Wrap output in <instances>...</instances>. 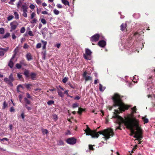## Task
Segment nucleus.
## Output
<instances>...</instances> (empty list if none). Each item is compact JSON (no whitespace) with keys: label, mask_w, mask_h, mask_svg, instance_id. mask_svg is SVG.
<instances>
[{"label":"nucleus","mask_w":155,"mask_h":155,"mask_svg":"<svg viewBox=\"0 0 155 155\" xmlns=\"http://www.w3.org/2000/svg\"><path fill=\"white\" fill-rule=\"evenodd\" d=\"M123 96H120L119 94L115 93L112 97V99L113 100V106L114 107H118V110H115V112H114V115L113 117L114 118H117L118 121L117 123L119 124V126H121L122 123H124L125 125V123L128 121H132L134 119H131L130 118H127L125 120L121 116H119L118 114L120 113L119 110L121 112L124 111L125 110H127L130 107V106L125 105L123 102L122 98Z\"/></svg>","instance_id":"1"},{"label":"nucleus","mask_w":155,"mask_h":155,"mask_svg":"<svg viewBox=\"0 0 155 155\" xmlns=\"http://www.w3.org/2000/svg\"><path fill=\"white\" fill-rule=\"evenodd\" d=\"M87 128L84 130L86 133V135H91L92 137L97 138L99 136V134H102L104 137L103 138L105 140L108 139L110 136L113 137L114 135V133L113 129L111 128H108L103 130L99 131L97 132L96 130H91L88 127V125H86Z\"/></svg>","instance_id":"2"},{"label":"nucleus","mask_w":155,"mask_h":155,"mask_svg":"<svg viewBox=\"0 0 155 155\" xmlns=\"http://www.w3.org/2000/svg\"><path fill=\"white\" fill-rule=\"evenodd\" d=\"M125 126L127 129L130 130L131 133L130 135V136H132L134 134L136 135V134H138L137 128L142 129L139 125L138 120L135 118H134L132 121H126L125 123Z\"/></svg>","instance_id":"3"},{"label":"nucleus","mask_w":155,"mask_h":155,"mask_svg":"<svg viewBox=\"0 0 155 155\" xmlns=\"http://www.w3.org/2000/svg\"><path fill=\"white\" fill-rule=\"evenodd\" d=\"M23 74L25 75L26 78H30L32 80H36L37 74L35 72H29V71L25 69L24 72Z\"/></svg>","instance_id":"4"},{"label":"nucleus","mask_w":155,"mask_h":155,"mask_svg":"<svg viewBox=\"0 0 155 155\" xmlns=\"http://www.w3.org/2000/svg\"><path fill=\"white\" fill-rule=\"evenodd\" d=\"M137 130H138L137 131H138V134H136L134 136V137L135 138H137L136 140L139 142L138 144H139L141 143V142L140 141L141 140V138L143 137L142 136V129H140L139 128H137Z\"/></svg>","instance_id":"5"},{"label":"nucleus","mask_w":155,"mask_h":155,"mask_svg":"<svg viewBox=\"0 0 155 155\" xmlns=\"http://www.w3.org/2000/svg\"><path fill=\"white\" fill-rule=\"evenodd\" d=\"M92 52L91 50L88 48L85 49V54H84V58L88 60H90L91 58L90 57L91 56Z\"/></svg>","instance_id":"6"},{"label":"nucleus","mask_w":155,"mask_h":155,"mask_svg":"<svg viewBox=\"0 0 155 155\" xmlns=\"http://www.w3.org/2000/svg\"><path fill=\"white\" fill-rule=\"evenodd\" d=\"M18 25V23L16 21H13L10 23L11 28L10 31L12 32L15 30Z\"/></svg>","instance_id":"7"},{"label":"nucleus","mask_w":155,"mask_h":155,"mask_svg":"<svg viewBox=\"0 0 155 155\" xmlns=\"http://www.w3.org/2000/svg\"><path fill=\"white\" fill-rule=\"evenodd\" d=\"M100 36L98 34H96L93 35L90 38L91 41L92 42H96L98 41Z\"/></svg>","instance_id":"8"},{"label":"nucleus","mask_w":155,"mask_h":155,"mask_svg":"<svg viewBox=\"0 0 155 155\" xmlns=\"http://www.w3.org/2000/svg\"><path fill=\"white\" fill-rule=\"evenodd\" d=\"M66 141L69 144L73 145L76 143L77 139L74 137H72L67 139Z\"/></svg>","instance_id":"9"},{"label":"nucleus","mask_w":155,"mask_h":155,"mask_svg":"<svg viewBox=\"0 0 155 155\" xmlns=\"http://www.w3.org/2000/svg\"><path fill=\"white\" fill-rule=\"evenodd\" d=\"M24 101L25 102V107L28 110H31V108L29 107L28 105H29L31 103V102L26 97H25L24 98Z\"/></svg>","instance_id":"10"},{"label":"nucleus","mask_w":155,"mask_h":155,"mask_svg":"<svg viewBox=\"0 0 155 155\" xmlns=\"http://www.w3.org/2000/svg\"><path fill=\"white\" fill-rule=\"evenodd\" d=\"M97 44L100 47L104 48L106 45V42L104 40H101L98 42Z\"/></svg>","instance_id":"11"},{"label":"nucleus","mask_w":155,"mask_h":155,"mask_svg":"<svg viewBox=\"0 0 155 155\" xmlns=\"http://www.w3.org/2000/svg\"><path fill=\"white\" fill-rule=\"evenodd\" d=\"M87 72L86 71H85L84 72L83 74V77L85 78V81H87L88 80H91L92 79L91 77L90 76H87Z\"/></svg>","instance_id":"12"},{"label":"nucleus","mask_w":155,"mask_h":155,"mask_svg":"<svg viewBox=\"0 0 155 155\" xmlns=\"http://www.w3.org/2000/svg\"><path fill=\"white\" fill-rule=\"evenodd\" d=\"M127 26V24L126 23H123L120 26V29L122 31H124L125 30H126V31H127L126 27Z\"/></svg>","instance_id":"13"},{"label":"nucleus","mask_w":155,"mask_h":155,"mask_svg":"<svg viewBox=\"0 0 155 155\" xmlns=\"http://www.w3.org/2000/svg\"><path fill=\"white\" fill-rule=\"evenodd\" d=\"M8 79L9 81V83L11 84V86L13 85L12 82L14 81V79L12 74H11L8 77Z\"/></svg>","instance_id":"14"},{"label":"nucleus","mask_w":155,"mask_h":155,"mask_svg":"<svg viewBox=\"0 0 155 155\" xmlns=\"http://www.w3.org/2000/svg\"><path fill=\"white\" fill-rule=\"evenodd\" d=\"M26 57L27 60L28 61H30L32 60V56L30 53H28L26 54Z\"/></svg>","instance_id":"15"},{"label":"nucleus","mask_w":155,"mask_h":155,"mask_svg":"<svg viewBox=\"0 0 155 155\" xmlns=\"http://www.w3.org/2000/svg\"><path fill=\"white\" fill-rule=\"evenodd\" d=\"M21 7L23 9V12H28L27 9L28 8L26 3H25V4L22 5Z\"/></svg>","instance_id":"16"},{"label":"nucleus","mask_w":155,"mask_h":155,"mask_svg":"<svg viewBox=\"0 0 155 155\" xmlns=\"http://www.w3.org/2000/svg\"><path fill=\"white\" fill-rule=\"evenodd\" d=\"M41 42L42 43L43 46L42 49L43 50H46V46L47 44V42L46 41H45L43 40H41Z\"/></svg>","instance_id":"17"},{"label":"nucleus","mask_w":155,"mask_h":155,"mask_svg":"<svg viewBox=\"0 0 155 155\" xmlns=\"http://www.w3.org/2000/svg\"><path fill=\"white\" fill-rule=\"evenodd\" d=\"M58 95L60 96L61 97L63 98L64 97V95L63 93L59 89L58 90Z\"/></svg>","instance_id":"18"},{"label":"nucleus","mask_w":155,"mask_h":155,"mask_svg":"<svg viewBox=\"0 0 155 155\" xmlns=\"http://www.w3.org/2000/svg\"><path fill=\"white\" fill-rule=\"evenodd\" d=\"M61 2L65 5H68V6L70 5L69 2L67 0H61Z\"/></svg>","instance_id":"19"},{"label":"nucleus","mask_w":155,"mask_h":155,"mask_svg":"<svg viewBox=\"0 0 155 155\" xmlns=\"http://www.w3.org/2000/svg\"><path fill=\"white\" fill-rule=\"evenodd\" d=\"M13 65L14 63L12 60V59H11L8 64V65L11 68H12L13 67Z\"/></svg>","instance_id":"20"},{"label":"nucleus","mask_w":155,"mask_h":155,"mask_svg":"<svg viewBox=\"0 0 155 155\" xmlns=\"http://www.w3.org/2000/svg\"><path fill=\"white\" fill-rule=\"evenodd\" d=\"M32 20L30 21V22L31 24H36L37 21H38V20L36 18H34L33 19H32Z\"/></svg>","instance_id":"21"},{"label":"nucleus","mask_w":155,"mask_h":155,"mask_svg":"<svg viewBox=\"0 0 155 155\" xmlns=\"http://www.w3.org/2000/svg\"><path fill=\"white\" fill-rule=\"evenodd\" d=\"M23 85L25 86L27 90H29L31 88V86H32L31 84H24Z\"/></svg>","instance_id":"22"},{"label":"nucleus","mask_w":155,"mask_h":155,"mask_svg":"<svg viewBox=\"0 0 155 155\" xmlns=\"http://www.w3.org/2000/svg\"><path fill=\"white\" fill-rule=\"evenodd\" d=\"M68 84L72 88L74 89L76 87V86L74 84H72L70 83H68Z\"/></svg>","instance_id":"23"},{"label":"nucleus","mask_w":155,"mask_h":155,"mask_svg":"<svg viewBox=\"0 0 155 155\" xmlns=\"http://www.w3.org/2000/svg\"><path fill=\"white\" fill-rule=\"evenodd\" d=\"M105 89V87H103L101 84H99V90L101 91H103Z\"/></svg>","instance_id":"24"},{"label":"nucleus","mask_w":155,"mask_h":155,"mask_svg":"<svg viewBox=\"0 0 155 155\" xmlns=\"http://www.w3.org/2000/svg\"><path fill=\"white\" fill-rule=\"evenodd\" d=\"M20 64L22 65L26 66V64L25 60H22L20 62Z\"/></svg>","instance_id":"25"},{"label":"nucleus","mask_w":155,"mask_h":155,"mask_svg":"<svg viewBox=\"0 0 155 155\" xmlns=\"http://www.w3.org/2000/svg\"><path fill=\"white\" fill-rule=\"evenodd\" d=\"M84 110V109H83V108L81 107H79L78 109V113L80 114H82L83 111Z\"/></svg>","instance_id":"26"},{"label":"nucleus","mask_w":155,"mask_h":155,"mask_svg":"<svg viewBox=\"0 0 155 155\" xmlns=\"http://www.w3.org/2000/svg\"><path fill=\"white\" fill-rule=\"evenodd\" d=\"M14 15L15 16V18L16 19H18L19 18V16L18 13L16 12H14Z\"/></svg>","instance_id":"27"},{"label":"nucleus","mask_w":155,"mask_h":155,"mask_svg":"<svg viewBox=\"0 0 155 155\" xmlns=\"http://www.w3.org/2000/svg\"><path fill=\"white\" fill-rule=\"evenodd\" d=\"M4 81L7 83L9 85L11 86V84H10V83H9V80L8 78H4Z\"/></svg>","instance_id":"28"},{"label":"nucleus","mask_w":155,"mask_h":155,"mask_svg":"<svg viewBox=\"0 0 155 155\" xmlns=\"http://www.w3.org/2000/svg\"><path fill=\"white\" fill-rule=\"evenodd\" d=\"M142 119L143 120L144 124L148 123L149 121L148 119L146 118L145 117H143Z\"/></svg>","instance_id":"29"},{"label":"nucleus","mask_w":155,"mask_h":155,"mask_svg":"<svg viewBox=\"0 0 155 155\" xmlns=\"http://www.w3.org/2000/svg\"><path fill=\"white\" fill-rule=\"evenodd\" d=\"M47 104L48 105H50L52 104H54V101L53 100H50L48 101L47 103Z\"/></svg>","instance_id":"30"},{"label":"nucleus","mask_w":155,"mask_h":155,"mask_svg":"<svg viewBox=\"0 0 155 155\" xmlns=\"http://www.w3.org/2000/svg\"><path fill=\"white\" fill-rule=\"evenodd\" d=\"M10 35V34L9 33H7L3 36V38H5L8 37Z\"/></svg>","instance_id":"31"},{"label":"nucleus","mask_w":155,"mask_h":155,"mask_svg":"<svg viewBox=\"0 0 155 155\" xmlns=\"http://www.w3.org/2000/svg\"><path fill=\"white\" fill-rule=\"evenodd\" d=\"M8 104L6 101H5L3 103V108L5 109L6 107H7Z\"/></svg>","instance_id":"32"},{"label":"nucleus","mask_w":155,"mask_h":155,"mask_svg":"<svg viewBox=\"0 0 155 155\" xmlns=\"http://www.w3.org/2000/svg\"><path fill=\"white\" fill-rule=\"evenodd\" d=\"M41 22L43 25H45L47 23V21L44 18L41 19Z\"/></svg>","instance_id":"33"},{"label":"nucleus","mask_w":155,"mask_h":155,"mask_svg":"<svg viewBox=\"0 0 155 155\" xmlns=\"http://www.w3.org/2000/svg\"><path fill=\"white\" fill-rule=\"evenodd\" d=\"M93 146H95V145H91V144H89V149L90 150H94V149L93 147Z\"/></svg>","instance_id":"34"},{"label":"nucleus","mask_w":155,"mask_h":155,"mask_svg":"<svg viewBox=\"0 0 155 155\" xmlns=\"http://www.w3.org/2000/svg\"><path fill=\"white\" fill-rule=\"evenodd\" d=\"M21 65L20 64L17 63L15 65V66L18 69H20L21 67Z\"/></svg>","instance_id":"35"},{"label":"nucleus","mask_w":155,"mask_h":155,"mask_svg":"<svg viewBox=\"0 0 155 155\" xmlns=\"http://www.w3.org/2000/svg\"><path fill=\"white\" fill-rule=\"evenodd\" d=\"M58 144L59 145L63 146L64 144V143L63 140H60L58 142Z\"/></svg>","instance_id":"36"},{"label":"nucleus","mask_w":155,"mask_h":155,"mask_svg":"<svg viewBox=\"0 0 155 155\" xmlns=\"http://www.w3.org/2000/svg\"><path fill=\"white\" fill-rule=\"evenodd\" d=\"M8 50V48L7 47L5 48H0V50H2V51H3L4 52H6Z\"/></svg>","instance_id":"37"},{"label":"nucleus","mask_w":155,"mask_h":155,"mask_svg":"<svg viewBox=\"0 0 155 155\" xmlns=\"http://www.w3.org/2000/svg\"><path fill=\"white\" fill-rule=\"evenodd\" d=\"M25 29L24 27H22L20 29V32L21 33H23L25 32Z\"/></svg>","instance_id":"38"},{"label":"nucleus","mask_w":155,"mask_h":155,"mask_svg":"<svg viewBox=\"0 0 155 155\" xmlns=\"http://www.w3.org/2000/svg\"><path fill=\"white\" fill-rule=\"evenodd\" d=\"M5 32V30L3 28H0V33L3 34Z\"/></svg>","instance_id":"39"},{"label":"nucleus","mask_w":155,"mask_h":155,"mask_svg":"<svg viewBox=\"0 0 155 155\" xmlns=\"http://www.w3.org/2000/svg\"><path fill=\"white\" fill-rule=\"evenodd\" d=\"M13 18L14 16L13 15H10L7 18L8 20V21H11Z\"/></svg>","instance_id":"40"},{"label":"nucleus","mask_w":155,"mask_h":155,"mask_svg":"<svg viewBox=\"0 0 155 155\" xmlns=\"http://www.w3.org/2000/svg\"><path fill=\"white\" fill-rule=\"evenodd\" d=\"M68 80V78L65 77L62 80V81L64 83H65Z\"/></svg>","instance_id":"41"},{"label":"nucleus","mask_w":155,"mask_h":155,"mask_svg":"<svg viewBox=\"0 0 155 155\" xmlns=\"http://www.w3.org/2000/svg\"><path fill=\"white\" fill-rule=\"evenodd\" d=\"M36 14L35 12H32L31 15V19H33L34 18V17L35 16Z\"/></svg>","instance_id":"42"},{"label":"nucleus","mask_w":155,"mask_h":155,"mask_svg":"<svg viewBox=\"0 0 155 155\" xmlns=\"http://www.w3.org/2000/svg\"><path fill=\"white\" fill-rule=\"evenodd\" d=\"M54 13L56 15H58L59 13V12L56 9H55L54 10Z\"/></svg>","instance_id":"43"},{"label":"nucleus","mask_w":155,"mask_h":155,"mask_svg":"<svg viewBox=\"0 0 155 155\" xmlns=\"http://www.w3.org/2000/svg\"><path fill=\"white\" fill-rule=\"evenodd\" d=\"M53 118L54 120H56L58 119V116H57L54 114L53 115Z\"/></svg>","instance_id":"44"},{"label":"nucleus","mask_w":155,"mask_h":155,"mask_svg":"<svg viewBox=\"0 0 155 155\" xmlns=\"http://www.w3.org/2000/svg\"><path fill=\"white\" fill-rule=\"evenodd\" d=\"M29 47V46L28 44L25 43L24 44V45L23 47L24 49L28 48Z\"/></svg>","instance_id":"45"},{"label":"nucleus","mask_w":155,"mask_h":155,"mask_svg":"<svg viewBox=\"0 0 155 155\" xmlns=\"http://www.w3.org/2000/svg\"><path fill=\"white\" fill-rule=\"evenodd\" d=\"M27 12H23L22 15L25 17L26 18L27 17Z\"/></svg>","instance_id":"46"},{"label":"nucleus","mask_w":155,"mask_h":155,"mask_svg":"<svg viewBox=\"0 0 155 155\" xmlns=\"http://www.w3.org/2000/svg\"><path fill=\"white\" fill-rule=\"evenodd\" d=\"M41 43H38L37 44V45H36V48H41Z\"/></svg>","instance_id":"47"},{"label":"nucleus","mask_w":155,"mask_h":155,"mask_svg":"<svg viewBox=\"0 0 155 155\" xmlns=\"http://www.w3.org/2000/svg\"><path fill=\"white\" fill-rule=\"evenodd\" d=\"M131 109L133 111V113H134L136 112V110H137L136 108V106H135L134 107L132 108Z\"/></svg>","instance_id":"48"},{"label":"nucleus","mask_w":155,"mask_h":155,"mask_svg":"<svg viewBox=\"0 0 155 155\" xmlns=\"http://www.w3.org/2000/svg\"><path fill=\"white\" fill-rule=\"evenodd\" d=\"M5 54V52L3 51L2 50L0 51V56L2 57Z\"/></svg>","instance_id":"49"},{"label":"nucleus","mask_w":155,"mask_h":155,"mask_svg":"<svg viewBox=\"0 0 155 155\" xmlns=\"http://www.w3.org/2000/svg\"><path fill=\"white\" fill-rule=\"evenodd\" d=\"M78 107V104L77 103H74L72 104V107L75 108Z\"/></svg>","instance_id":"50"},{"label":"nucleus","mask_w":155,"mask_h":155,"mask_svg":"<svg viewBox=\"0 0 155 155\" xmlns=\"http://www.w3.org/2000/svg\"><path fill=\"white\" fill-rule=\"evenodd\" d=\"M26 95L27 97V98H30V99H32L31 97L30 96V94L28 93H26Z\"/></svg>","instance_id":"51"},{"label":"nucleus","mask_w":155,"mask_h":155,"mask_svg":"<svg viewBox=\"0 0 155 155\" xmlns=\"http://www.w3.org/2000/svg\"><path fill=\"white\" fill-rule=\"evenodd\" d=\"M22 3L21 2V0H20L18 2V3L17 4V7L18 8H19L20 6H21V4Z\"/></svg>","instance_id":"52"},{"label":"nucleus","mask_w":155,"mask_h":155,"mask_svg":"<svg viewBox=\"0 0 155 155\" xmlns=\"http://www.w3.org/2000/svg\"><path fill=\"white\" fill-rule=\"evenodd\" d=\"M12 36L13 39H15L16 38V36L15 35L14 33H12Z\"/></svg>","instance_id":"53"},{"label":"nucleus","mask_w":155,"mask_h":155,"mask_svg":"<svg viewBox=\"0 0 155 155\" xmlns=\"http://www.w3.org/2000/svg\"><path fill=\"white\" fill-rule=\"evenodd\" d=\"M42 132L44 134H46L48 133V131L46 129H44L42 131Z\"/></svg>","instance_id":"54"},{"label":"nucleus","mask_w":155,"mask_h":155,"mask_svg":"<svg viewBox=\"0 0 155 155\" xmlns=\"http://www.w3.org/2000/svg\"><path fill=\"white\" fill-rule=\"evenodd\" d=\"M28 34L29 36H32L34 35L32 33V31H28Z\"/></svg>","instance_id":"55"},{"label":"nucleus","mask_w":155,"mask_h":155,"mask_svg":"<svg viewBox=\"0 0 155 155\" xmlns=\"http://www.w3.org/2000/svg\"><path fill=\"white\" fill-rule=\"evenodd\" d=\"M41 8L38 9V8L37 9V12L38 15H39L40 14V12H41Z\"/></svg>","instance_id":"56"},{"label":"nucleus","mask_w":155,"mask_h":155,"mask_svg":"<svg viewBox=\"0 0 155 155\" xmlns=\"http://www.w3.org/2000/svg\"><path fill=\"white\" fill-rule=\"evenodd\" d=\"M30 8L31 9H34L35 8V6L33 4H31L29 6Z\"/></svg>","instance_id":"57"},{"label":"nucleus","mask_w":155,"mask_h":155,"mask_svg":"<svg viewBox=\"0 0 155 155\" xmlns=\"http://www.w3.org/2000/svg\"><path fill=\"white\" fill-rule=\"evenodd\" d=\"M57 7L58 8H62V5L60 4H57Z\"/></svg>","instance_id":"58"},{"label":"nucleus","mask_w":155,"mask_h":155,"mask_svg":"<svg viewBox=\"0 0 155 155\" xmlns=\"http://www.w3.org/2000/svg\"><path fill=\"white\" fill-rule=\"evenodd\" d=\"M69 91L68 90H66L63 93L64 94H66V95H67V96L68 97V96H69V94L68 93V92Z\"/></svg>","instance_id":"59"},{"label":"nucleus","mask_w":155,"mask_h":155,"mask_svg":"<svg viewBox=\"0 0 155 155\" xmlns=\"http://www.w3.org/2000/svg\"><path fill=\"white\" fill-rule=\"evenodd\" d=\"M17 76L19 79H23L22 77V76L21 75H20L19 74H18Z\"/></svg>","instance_id":"60"},{"label":"nucleus","mask_w":155,"mask_h":155,"mask_svg":"<svg viewBox=\"0 0 155 155\" xmlns=\"http://www.w3.org/2000/svg\"><path fill=\"white\" fill-rule=\"evenodd\" d=\"M37 3L38 5H40L41 3V0H35Z\"/></svg>","instance_id":"61"},{"label":"nucleus","mask_w":155,"mask_h":155,"mask_svg":"<svg viewBox=\"0 0 155 155\" xmlns=\"http://www.w3.org/2000/svg\"><path fill=\"white\" fill-rule=\"evenodd\" d=\"M15 109L13 107H12L10 109V111L11 112H14L15 111Z\"/></svg>","instance_id":"62"},{"label":"nucleus","mask_w":155,"mask_h":155,"mask_svg":"<svg viewBox=\"0 0 155 155\" xmlns=\"http://www.w3.org/2000/svg\"><path fill=\"white\" fill-rule=\"evenodd\" d=\"M45 50L42 52V54L43 55H44L45 56V55H46V51L45 50Z\"/></svg>","instance_id":"63"},{"label":"nucleus","mask_w":155,"mask_h":155,"mask_svg":"<svg viewBox=\"0 0 155 155\" xmlns=\"http://www.w3.org/2000/svg\"><path fill=\"white\" fill-rule=\"evenodd\" d=\"M80 99V97L78 96H77L74 98V99L76 100H79Z\"/></svg>","instance_id":"64"}]
</instances>
